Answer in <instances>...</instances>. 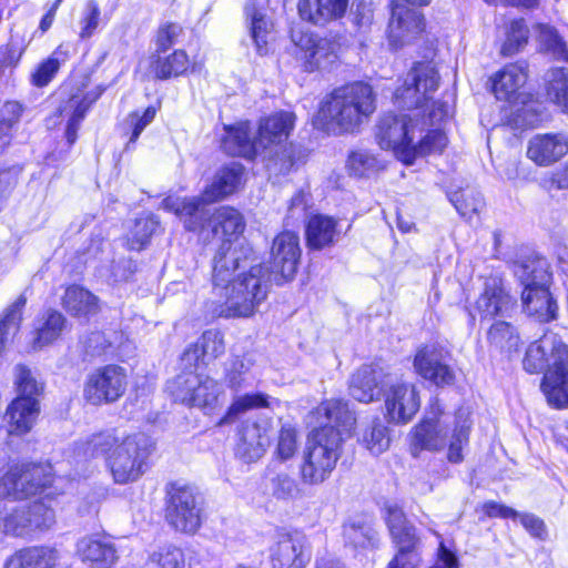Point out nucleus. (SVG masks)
<instances>
[{"label":"nucleus","instance_id":"f257e3e1","mask_svg":"<svg viewBox=\"0 0 568 568\" xmlns=\"http://www.w3.org/2000/svg\"><path fill=\"white\" fill-rule=\"evenodd\" d=\"M230 243L222 246L213 260V312L220 317H250L267 296L271 281L294 276L301 257L300 239L295 232L284 231L273 241L271 267L253 265L248 272L241 270V256Z\"/></svg>","mask_w":568,"mask_h":568},{"label":"nucleus","instance_id":"f03ea898","mask_svg":"<svg viewBox=\"0 0 568 568\" xmlns=\"http://www.w3.org/2000/svg\"><path fill=\"white\" fill-rule=\"evenodd\" d=\"M329 424L312 430L306 439L300 465L301 480L321 485L333 473L342 454L344 437L349 436L356 418L342 399H327L316 408Z\"/></svg>","mask_w":568,"mask_h":568},{"label":"nucleus","instance_id":"7ed1b4c3","mask_svg":"<svg viewBox=\"0 0 568 568\" xmlns=\"http://www.w3.org/2000/svg\"><path fill=\"white\" fill-rule=\"evenodd\" d=\"M152 448V440L145 434L119 436L106 432L93 435L78 447V454L84 457L103 455L114 481L126 484L136 480L144 473Z\"/></svg>","mask_w":568,"mask_h":568},{"label":"nucleus","instance_id":"20e7f679","mask_svg":"<svg viewBox=\"0 0 568 568\" xmlns=\"http://www.w3.org/2000/svg\"><path fill=\"white\" fill-rule=\"evenodd\" d=\"M376 110L373 88L353 82L333 90L321 103L314 124L327 132H354Z\"/></svg>","mask_w":568,"mask_h":568},{"label":"nucleus","instance_id":"39448f33","mask_svg":"<svg viewBox=\"0 0 568 568\" xmlns=\"http://www.w3.org/2000/svg\"><path fill=\"white\" fill-rule=\"evenodd\" d=\"M376 110L373 88L353 82L333 90L321 103L314 124L327 132H354Z\"/></svg>","mask_w":568,"mask_h":568},{"label":"nucleus","instance_id":"423d86ee","mask_svg":"<svg viewBox=\"0 0 568 568\" xmlns=\"http://www.w3.org/2000/svg\"><path fill=\"white\" fill-rule=\"evenodd\" d=\"M470 427L468 413L459 410L452 419L435 398L424 418L414 427L412 444L415 448L432 452L447 447L448 460L460 463L464 459L463 450L469 442Z\"/></svg>","mask_w":568,"mask_h":568},{"label":"nucleus","instance_id":"0eeeda50","mask_svg":"<svg viewBox=\"0 0 568 568\" xmlns=\"http://www.w3.org/2000/svg\"><path fill=\"white\" fill-rule=\"evenodd\" d=\"M243 165L231 163L215 173L199 196H168L162 201V206L174 213L187 231L201 232L210 219L209 205L235 193L243 183Z\"/></svg>","mask_w":568,"mask_h":568},{"label":"nucleus","instance_id":"6e6552de","mask_svg":"<svg viewBox=\"0 0 568 568\" xmlns=\"http://www.w3.org/2000/svg\"><path fill=\"white\" fill-rule=\"evenodd\" d=\"M197 371L184 369L168 383L166 388L174 400L211 413L224 404L226 395L221 383Z\"/></svg>","mask_w":568,"mask_h":568},{"label":"nucleus","instance_id":"1a4fd4ad","mask_svg":"<svg viewBox=\"0 0 568 568\" xmlns=\"http://www.w3.org/2000/svg\"><path fill=\"white\" fill-rule=\"evenodd\" d=\"M295 121V113L278 111L263 119L258 125L256 139L262 158L271 162L270 168L277 170L278 166L280 172H288L294 164L286 142L294 130Z\"/></svg>","mask_w":568,"mask_h":568},{"label":"nucleus","instance_id":"9d476101","mask_svg":"<svg viewBox=\"0 0 568 568\" xmlns=\"http://www.w3.org/2000/svg\"><path fill=\"white\" fill-rule=\"evenodd\" d=\"M515 273L525 286L521 300L526 313L540 322L555 320L558 306L546 286L549 280L546 262L536 260L520 264Z\"/></svg>","mask_w":568,"mask_h":568},{"label":"nucleus","instance_id":"9b49d317","mask_svg":"<svg viewBox=\"0 0 568 568\" xmlns=\"http://www.w3.org/2000/svg\"><path fill=\"white\" fill-rule=\"evenodd\" d=\"M419 120H413L405 114H384L376 125V140L384 150H392L405 164L414 163V148H412L416 133H422Z\"/></svg>","mask_w":568,"mask_h":568},{"label":"nucleus","instance_id":"f8f14e48","mask_svg":"<svg viewBox=\"0 0 568 568\" xmlns=\"http://www.w3.org/2000/svg\"><path fill=\"white\" fill-rule=\"evenodd\" d=\"M386 525L396 549L387 568H418L420 558V537L416 527L408 521L404 511L397 506L386 508Z\"/></svg>","mask_w":568,"mask_h":568},{"label":"nucleus","instance_id":"ddd939ff","mask_svg":"<svg viewBox=\"0 0 568 568\" xmlns=\"http://www.w3.org/2000/svg\"><path fill=\"white\" fill-rule=\"evenodd\" d=\"M52 478V467L49 464L13 465L0 477V498L27 499L51 485Z\"/></svg>","mask_w":568,"mask_h":568},{"label":"nucleus","instance_id":"4468645a","mask_svg":"<svg viewBox=\"0 0 568 568\" xmlns=\"http://www.w3.org/2000/svg\"><path fill=\"white\" fill-rule=\"evenodd\" d=\"M54 511L42 500L28 505L0 507V536L23 537L34 530L49 529L54 524Z\"/></svg>","mask_w":568,"mask_h":568},{"label":"nucleus","instance_id":"2eb2a0df","mask_svg":"<svg viewBox=\"0 0 568 568\" xmlns=\"http://www.w3.org/2000/svg\"><path fill=\"white\" fill-rule=\"evenodd\" d=\"M439 85V75L429 62H417L394 94L395 104L406 109L423 108Z\"/></svg>","mask_w":568,"mask_h":568},{"label":"nucleus","instance_id":"dca6fc26","mask_svg":"<svg viewBox=\"0 0 568 568\" xmlns=\"http://www.w3.org/2000/svg\"><path fill=\"white\" fill-rule=\"evenodd\" d=\"M382 396L384 397L385 418L388 423L405 425L419 410V392L417 386L410 382L389 375Z\"/></svg>","mask_w":568,"mask_h":568},{"label":"nucleus","instance_id":"f3484780","mask_svg":"<svg viewBox=\"0 0 568 568\" xmlns=\"http://www.w3.org/2000/svg\"><path fill=\"white\" fill-rule=\"evenodd\" d=\"M128 387V375L123 367L114 364L92 371L84 382L83 397L92 405L109 404L122 397Z\"/></svg>","mask_w":568,"mask_h":568},{"label":"nucleus","instance_id":"a211bd4d","mask_svg":"<svg viewBox=\"0 0 568 568\" xmlns=\"http://www.w3.org/2000/svg\"><path fill=\"white\" fill-rule=\"evenodd\" d=\"M429 0H405L394 1L387 27L388 43L393 49H399L409 44L424 30V17L417 8L412 6H424Z\"/></svg>","mask_w":568,"mask_h":568},{"label":"nucleus","instance_id":"6ab92c4d","mask_svg":"<svg viewBox=\"0 0 568 568\" xmlns=\"http://www.w3.org/2000/svg\"><path fill=\"white\" fill-rule=\"evenodd\" d=\"M200 503L190 487H174L166 508L169 523L182 532L193 534L201 526Z\"/></svg>","mask_w":568,"mask_h":568},{"label":"nucleus","instance_id":"aec40b11","mask_svg":"<svg viewBox=\"0 0 568 568\" xmlns=\"http://www.w3.org/2000/svg\"><path fill=\"white\" fill-rule=\"evenodd\" d=\"M291 38L298 49L296 55L303 61L305 71L326 68L336 59L335 45L327 39L301 29L292 30Z\"/></svg>","mask_w":568,"mask_h":568},{"label":"nucleus","instance_id":"412c9836","mask_svg":"<svg viewBox=\"0 0 568 568\" xmlns=\"http://www.w3.org/2000/svg\"><path fill=\"white\" fill-rule=\"evenodd\" d=\"M273 568H305L311 560L306 539L298 534H281L270 549Z\"/></svg>","mask_w":568,"mask_h":568},{"label":"nucleus","instance_id":"4be33fe9","mask_svg":"<svg viewBox=\"0 0 568 568\" xmlns=\"http://www.w3.org/2000/svg\"><path fill=\"white\" fill-rule=\"evenodd\" d=\"M541 389L547 402L556 407H568V346L559 345L557 358L545 373Z\"/></svg>","mask_w":568,"mask_h":568},{"label":"nucleus","instance_id":"5701e85b","mask_svg":"<svg viewBox=\"0 0 568 568\" xmlns=\"http://www.w3.org/2000/svg\"><path fill=\"white\" fill-rule=\"evenodd\" d=\"M272 426L270 422L246 420L240 430L236 456L245 463H253L264 456L271 444Z\"/></svg>","mask_w":568,"mask_h":568},{"label":"nucleus","instance_id":"b1692460","mask_svg":"<svg viewBox=\"0 0 568 568\" xmlns=\"http://www.w3.org/2000/svg\"><path fill=\"white\" fill-rule=\"evenodd\" d=\"M568 153V135L561 132L536 134L529 139L526 156L537 166L548 168Z\"/></svg>","mask_w":568,"mask_h":568},{"label":"nucleus","instance_id":"393cba45","mask_svg":"<svg viewBox=\"0 0 568 568\" xmlns=\"http://www.w3.org/2000/svg\"><path fill=\"white\" fill-rule=\"evenodd\" d=\"M40 412L39 399L16 397L6 407L3 427L10 436H24L36 426Z\"/></svg>","mask_w":568,"mask_h":568},{"label":"nucleus","instance_id":"a878e982","mask_svg":"<svg viewBox=\"0 0 568 568\" xmlns=\"http://www.w3.org/2000/svg\"><path fill=\"white\" fill-rule=\"evenodd\" d=\"M449 113L450 108L446 102L434 101L428 113V123L423 121V124L419 123V126L425 129L426 125L440 123ZM424 132L425 130L420 134L416 133V139L413 142L412 148H414L415 151L414 160L419 155L442 152L447 145V136L442 130H428L427 133L423 135Z\"/></svg>","mask_w":568,"mask_h":568},{"label":"nucleus","instance_id":"bb28decb","mask_svg":"<svg viewBox=\"0 0 568 568\" xmlns=\"http://www.w3.org/2000/svg\"><path fill=\"white\" fill-rule=\"evenodd\" d=\"M414 368L418 375L437 386L452 385L455 381L453 369L443 362V349L435 344L425 345L417 351Z\"/></svg>","mask_w":568,"mask_h":568},{"label":"nucleus","instance_id":"cd10ccee","mask_svg":"<svg viewBox=\"0 0 568 568\" xmlns=\"http://www.w3.org/2000/svg\"><path fill=\"white\" fill-rule=\"evenodd\" d=\"M388 377L382 368L363 366L349 379V395L361 403L379 399Z\"/></svg>","mask_w":568,"mask_h":568},{"label":"nucleus","instance_id":"c85d7f7f","mask_svg":"<svg viewBox=\"0 0 568 568\" xmlns=\"http://www.w3.org/2000/svg\"><path fill=\"white\" fill-rule=\"evenodd\" d=\"M245 24L258 54L268 52L273 22L267 14L266 0H248L244 8Z\"/></svg>","mask_w":568,"mask_h":568},{"label":"nucleus","instance_id":"c756f323","mask_svg":"<svg viewBox=\"0 0 568 568\" xmlns=\"http://www.w3.org/2000/svg\"><path fill=\"white\" fill-rule=\"evenodd\" d=\"M225 345L223 335L217 331H206L196 341L190 345L181 356V363L184 369H199L201 365H207L211 361L217 358L224 353Z\"/></svg>","mask_w":568,"mask_h":568},{"label":"nucleus","instance_id":"7c9ffc66","mask_svg":"<svg viewBox=\"0 0 568 568\" xmlns=\"http://www.w3.org/2000/svg\"><path fill=\"white\" fill-rule=\"evenodd\" d=\"M212 224L213 232L217 233L221 230L224 236L227 239L222 243L220 248L217 250L215 256L220 253L222 246L226 243H230L232 247H236L239 252H244V255L241 256V270L245 267L247 261L248 248H244L242 245L234 243L232 237H236L241 233H243L245 229V223L242 214L231 206H221L216 209L213 213L210 211V219L206 221V224Z\"/></svg>","mask_w":568,"mask_h":568},{"label":"nucleus","instance_id":"2f4dec72","mask_svg":"<svg viewBox=\"0 0 568 568\" xmlns=\"http://www.w3.org/2000/svg\"><path fill=\"white\" fill-rule=\"evenodd\" d=\"M528 78V64L525 61L509 63L493 78V91L498 100L515 103L524 98L520 89Z\"/></svg>","mask_w":568,"mask_h":568},{"label":"nucleus","instance_id":"473e14b6","mask_svg":"<svg viewBox=\"0 0 568 568\" xmlns=\"http://www.w3.org/2000/svg\"><path fill=\"white\" fill-rule=\"evenodd\" d=\"M4 568H62L60 552L48 546L26 547L10 556Z\"/></svg>","mask_w":568,"mask_h":568},{"label":"nucleus","instance_id":"72a5a7b5","mask_svg":"<svg viewBox=\"0 0 568 568\" xmlns=\"http://www.w3.org/2000/svg\"><path fill=\"white\" fill-rule=\"evenodd\" d=\"M226 134L222 139L223 150L232 156L254 159L262 156L257 139H251L248 122H240L234 126H225Z\"/></svg>","mask_w":568,"mask_h":568},{"label":"nucleus","instance_id":"f704fd0d","mask_svg":"<svg viewBox=\"0 0 568 568\" xmlns=\"http://www.w3.org/2000/svg\"><path fill=\"white\" fill-rule=\"evenodd\" d=\"M511 305L508 293L495 278H491L486 281L484 291L476 301L475 311L483 320H490L494 316L506 314Z\"/></svg>","mask_w":568,"mask_h":568},{"label":"nucleus","instance_id":"c9c22d12","mask_svg":"<svg viewBox=\"0 0 568 568\" xmlns=\"http://www.w3.org/2000/svg\"><path fill=\"white\" fill-rule=\"evenodd\" d=\"M61 304L67 313L77 318H89L100 311L98 296L79 285L65 288Z\"/></svg>","mask_w":568,"mask_h":568},{"label":"nucleus","instance_id":"e433bc0d","mask_svg":"<svg viewBox=\"0 0 568 568\" xmlns=\"http://www.w3.org/2000/svg\"><path fill=\"white\" fill-rule=\"evenodd\" d=\"M77 554L83 561L114 562L118 559L116 548L106 536H84L77 542Z\"/></svg>","mask_w":568,"mask_h":568},{"label":"nucleus","instance_id":"4c0bfd02","mask_svg":"<svg viewBox=\"0 0 568 568\" xmlns=\"http://www.w3.org/2000/svg\"><path fill=\"white\" fill-rule=\"evenodd\" d=\"M559 345L562 344L558 343L554 335H544L540 339L532 342L526 349L523 361L524 369L530 374L542 372L549 355L554 361L557 358Z\"/></svg>","mask_w":568,"mask_h":568},{"label":"nucleus","instance_id":"58836bf2","mask_svg":"<svg viewBox=\"0 0 568 568\" xmlns=\"http://www.w3.org/2000/svg\"><path fill=\"white\" fill-rule=\"evenodd\" d=\"M338 235L337 222L326 215H314L306 226V241L311 248L321 250L332 245Z\"/></svg>","mask_w":568,"mask_h":568},{"label":"nucleus","instance_id":"ea45409f","mask_svg":"<svg viewBox=\"0 0 568 568\" xmlns=\"http://www.w3.org/2000/svg\"><path fill=\"white\" fill-rule=\"evenodd\" d=\"M67 318L55 310H49L36 327V335L32 341L33 349H41L55 342L67 327Z\"/></svg>","mask_w":568,"mask_h":568},{"label":"nucleus","instance_id":"a19ab883","mask_svg":"<svg viewBox=\"0 0 568 568\" xmlns=\"http://www.w3.org/2000/svg\"><path fill=\"white\" fill-rule=\"evenodd\" d=\"M93 101L87 97L72 95L58 109L59 116L67 120L65 138L70 144L75 142L80 122Z\"/></svg>","mask_w":568,"mask_h":568},{"label":"nucleus","instance_id":"79ce46f5","mask_svg":"<svg viewBox=\"0 0 568 568\" xmlns=\"http://www.w3.org/2000/svg\"><path fill=\"white\" fill-rule=\"evenodd\" d=\"M148 63L150 73L155 79L165 80L183 74L189 68V58L185 51L175 50L164 58L152 55Z\"/></svg>","mask_w":568,"mask_h":568},{"label":"nucleus","instance_id":"37998d69","mask_svg":"<svg viewBox=\"0 0 568 568\" xmlns=\"http://www.w3.org/2000/svg\"><path fill=\"white\" fill-rule=\"evenodd\" d=\"M359 443L373 455H379L389 447L388 429L379 418L361 426Z\"/></svg>","mask_w":568,"mask_h":568},{"label":"nucleus","instance_id":"c03bdc74","mask_svg":"<svg viewBox=\"0 0 568 568\" xmlns=\"http://www.w3.org/2000/svg\"><path fill=\"white\" fill-rule=\"evenodd\" d=\"M347 171L356 178H371L384 170V162L365 149L352 151L346 162Z\"/></svg>","mask_w":568,"mask_h":568},{"label":"nucleus","instance_id":"a18cd8bd","mask_svg":"<svg viewBox=\"0 0 568 568\" xmlns=\"http://www.w3.org/2000/svg\"><path fill=\"white\" fill-rule=\"evenodd\" d=\"M343 535L345 544L354 549L374 548L378 542L377 531L364 521L347 523L344 525Z\"/></svg>","mask_w":568,"mask_h":568},{"label":"nucleus","instance_id":"49530a36","mask_svg":"<svg viewBox=\"0 0 568 568\" xmlns=\"http://www.w3.org/2000/svg\"><path fill=\"white\" fill-rule=\"evenodd\" d=\"M546 91L552 103L568 112V69H550L547 73Z\"/></svg>","mask_w":568,"mask_h":568},{"label":"nucleus","instance_id":"de8ad7c7","mask_svg":"<svg viewBox=\"0 0 568 568\" xmlns=\"http://www.w3.org/2000/svg\"><path fill=\"white\" fill-rule=\"evenodd\" d=\"M146 568H186L183 550L174 545H164L154 550L145 564Z\"/></svg>","mask_w":568,"mask_h":568},{"label":"nucleus","instance_id":"09e8293b","mask_svg":"<svg viewBox=\"0 0 568 568\" xmlns=\"http://www.w3.org/2000/svg\"><path fill=\"white\" fill-rule=\"evenodd\" d=\"M267 396L262 393L244 394L233 399L219 425L231 424L250 409L267 407Z\"/></svg>","mask_w":568,"mask_h":568},{"label":"nucleus","instance_id":"8fccbe9b","mask_svg":"<svg viewBox=\"0 0 568 568\" xmlns=\"http://www.w3.org/2000/svg\"><path fill=\"white\" fill-rule=\"evenodd\" d=\"M13 376L17 397L39 399L43 392V384L36 378L30 368L19 364L13 369Z\"/></svg>","mask_w":568,"mask_h":568},{"label":"nucleus","instance_id":"3c124183","mask_svg":"<svg viewBox=\"0 0 568 568\" xmlns=\"http://www.w3.org/2000/svg\"><path fill=\"white\" fill-rule=\"evenodd\" d=\"M267 489L272 497L282 501L294 500L302 493L296 479L287 473H278L271 477Z\"/></svg>","mask_w":568,"mask_h":568},{"label":"nucleus","instance_id":"603ef678","mask_svg":"<svg viewBox=\"0 0 568 568\" xmlns=\"http://www.w3.org/2000/svg\"><path fill=\"white\" fill-rule=\"evenodd\" d=\"M529 30L523 19L510 22L506 30V39L500 48L504 57H510L519 52L528 42Z\"/></svg>","mask_w":568,"mask_h":568},{"label":"nucleus","instance_id":"864d4df0","mask_svg":"<svg viewBox=\"0 0 568 568\" xmlns=\"http://www.w3.org/2000/svg\"><path fill=\"white\" fill-rule=\"evenodd\" d=\"M488 341L496 347L513 352L517 351L519 345V337L514 327L506 322H496L488 331Z\"/></svg>","mask_w":568,"mask_h":568},{"label":"nucleus","instance_id":"5fc2aeb1","mask_svg":"<svg viewBox=\"0 0 568 568\" xmlns=\"http://www.w3.org/2000/svg\"><path fill=\"white\" fill-rule=\"evenodd\" d=\"M60 48L49 58L38 64L31 74V83L38 88L47 87L58 73L61 63L64 61Z\"/></svg>","mask_w":568,"mask_h":568},{"label":"nucleus","instance_id":"6e6d98bb","mask_svg":"<svg viewBox=\"0 0 568 568\" xmlns=\"http://www.w3.org/2000/svg\"><path fill=\"white\" fill-rule=\"evenodd\" d=\"M538 41L541 48L550 53L554 58L558 60L568 61V51L566 49V43L559 37L557 31L547 24H538Z\"/></svg>","mask_w":568,"mask_h":568},{"label":"nucleus","instance_id":"4d7b16f0","mask_svg":"<svg viewBox=\"0 0 568 568\" xmlns=\"http://www.w3.org/2000/svg\"><path fill=\"white\" fill-rule=\"evenodd\" d=\"M156 226L158 222L153 217L141 216L136 219L128 235L129 247L135 251L142 250L155 232Z\"/></svg>","mask_w":568,"mask_h":568},{"label":"nucleus","instance_id":"13d9d810","mask_svg":"<svg viewBox=\"0 0 568 568\" xmlns=\"http://www.w3.org/2000/svg\"><path fill=\"white\" fill-rule=\"evenodd\" d=\"M251 366L252 362L247 357H234L230 362L225 371V382L232 390L239 392L245 385Z\"/></svg>","mask_w":568,"mask_h":568},{"label":"nucleus","instance_id":"bf43d9fd","mask_svg":"<svg viewBox=\"0 0 568 568\" xmlns=\"http://www.w3.org/2000/svg\"><path fill=\"white\" fill-rule=\"evenodd\" d=\"M450 201L459 214L466 219H471V216L478 213L484 206L481 195L473 190L455 193Z\"/></svg>","mask_w":568,"mask_h":568},{"label":"nucleus","instance_id":"052dcab7","mask_svg":"<svg viewBox=\"0 0 568 568\" xmlns=\"http://www.w3.org/2000/svg\"><path fill=\"white\" fill-rule=\"evenodd\" d=\"M539 185L548 193L568 190V162L561 168L546 173L540 179Z\"/></svg>","mask_w":568,"mask_h":568},{"label":"nucleus","instance_id":"680f3d73","mask_svg":"<svg viewBox=\"0 0 568 568\" xmlns=\"http://www.w3.org/2000/svg\"><path fill=\"white\" fill-rule=\"evenodd\" d=\"M297 449V434L292 427H282L276 446V456L287 460L294 456Z\"/></svg>","mask_w":568,"mask_h":568},{"label":"nucleus","instance_id":"e2e57ef3","mask_svg":"<svg viewBox=\"0 0 568 568\" xmlns=\"http://www.w3.org/2000/svg\"><path fill=\"white\" fill-rule=\"evenodd\" d=\"M155 114V108L149 106L142 113L133 112L128 115L126 123L132 130L129 143H133L139 139L142 131L154 120Z\"/></svg>","mask_w":568,"mask_h":568},{"label":"nucleus","instance_id":"0e129e2a","mask_svg":"<svg viewBox=\"0 0 568 568\" xmlns=\"http://www.w3.org/2000/svg\"><path fill=\"white\" fill-rule=\"evenodd\" d=\"M181 33L182 27L178 23L166 22L162 24L156 32V52L160 53L168 51L173 44H175Z\"/></svg>","mask_w":568,"mask_h":568},{"label":"nucleus","instance_id":"69168bd1","mask_svg":"<svg viewBox=\"0 0 568 568\" xmlns=\"http://www.w3.org/2000/svg\"><path fill=\"white\" fill-rule=\"evenodd\" d=\"M322 6L323 0H297L300 17L317 26H323Z\"/></svg>","mask_w":568,"mask_h":568},{"label":"nucleus","instance_id":"338daca9","mask_svg":"<svg viewBox=\"0 0 568 568\" xmlns=\"http://www.w3.org/2000/svg\"><path fill=\"white\" fill-rule=\"evenodd\" d=\"M21 114L22 106L20 103L16 101L4 102L0 106V128L11 132L13 125L19 122Z\"/></svg>","mask_w":568,"mask_h":568},{"label":"nucleus","instance_id":"774afa93","mask_svg":"<svg viewBox=\"0 0 568 568\" xmlns=\"http://www.w3.org/2000/svg\"><path fill=\"white\" fill-rule=\"evenodd\" d=\"M100 10L95 2L90 1L84 10L83 18L81 20V32L82 38H89L93 34L99 26Z\"/></svg>","mask_w":568,"mask_h":568}]
</instances>
